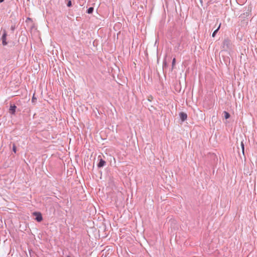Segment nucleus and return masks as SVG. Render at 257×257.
I'll return each instance as SVG.
<instances>
[{"label":"nucleus","instance_id":"f257e3e1","mask_svg":"<svg viewBox=\"0 0 257 257\" xmlns=\"http://www.w3.org/2000/svg\"><path fill=\"white\" fill-rule=\"evenodd\" d=\"M231 43L228 38L225 39L223 42V48L224 50H228L231 49Z\"/></svg>","mask_w":257,"mask_h":257},{"label":"nucleus","instance_id":"f03ea898","mask_svg":"<svg viewBox=\"0 0 257 257\" xmlns=\"http://www.w3.org/2000/svg\"><path fill=\"white\" fill-rule=\"evenodd\" d=\"M33 215L35 216V220L38 222H41L43 220L42 214L40 212H34Z\"/></svg>","mask_w":257,"mask_h":257},{"label":"nucleus","instance_id":"7ed1b4c3","mask_svg":"<svg viewBox=\"0 0 257 257\" xmlns=\"http://www.w3.org/2000/svg\"><path fill=\"white\" fill-rule=\"evenodd\" d=\"M7 33L5 30H3V33L2 37V44L3 46H6L8 44L7 42Z\"/></svg>","mask_w":257,"mask_h":257},{"label":"nucleus","instance_id":"20e7f679","mask_svg":"<svg viewBox=\"0 0 257 257\" xmlns=\"http://www.w3.org/2000/svg\"><path fill=\"white\" fill-rule=\"evenodd\" d=\"M179 116H180V118L181 120V121H184L185 120L187 119V114L185 112H181L179 113Z\"/></svg>","mask_w":257,"mask_h":257},{"label":"nucleus","instance_id":"39448f33","mask_svg":"<svg viewBox=\"0 0 257 257\" xmlns=\"http://www.w3.org/2000/svg\"><path fill=\"white\" fill-rule=\"evenodd\" d=\"M16 108L17 106L15 104L11 105L9 109L10 113L12 114H14L15 113Z\"/></svg>","mask_w":257,"mask_h":257},{"label":"nucleus","instance_id":"423d86ee","mask_svg":"<svg viewBox=\"0 0 257 257\" xmlns=\"http://www.w3.org/2000/svg\"><path fill=\"white\" fill-rule=\"evenodd\" d=\"M105 164H106L105 161H104L103 160H102V159H100L99 160V163L97 164V167L98 168H101V167H103V166H104L105 165Z\"/></svg>","mask_w":257,"mask_h":257},{"label":"nucleus","instance_id":"0eeeda50","mask_svg":"<svg viewBox=\"0 0 257 257\" xmlns=\"http://www.w3.org/2000/svg\"><path fill=\"white\" fill-rule=\"evenodd\" d=\"M223 114H224V117L225 119H228L230 116V114L226 111H223Z\"/></svg>","mask_w":257,"mask_h":257},{"label":"nucleus","instance_id":"6e6552de","mask_svg":"<svg viewBox=\"0 0 257 257\" xmlns=\"http://www.w3.org/2000/svg\"><path fill=\"white\" fill-rule=\"evenodd\" d=\"M168 65L166 61V60H164L163 61V69L164 71L168 67Z\"/></svg>","mask_w":257,"mask_h":257},{"label":"nucleus","instance_id":"1a4fd4ad","mask_svg":"<svg viewBox=\"0 0 257 257\" xmlns=\"http://www.w3.org/2000/svg\"><path fill=\"white\" fill-rule=\"evenodd\" d=\"M220 24L218 27V28L213 32L212 35L213 37H214L215 36L216 33H217L218 31L220 29Z\"/></svg>","mask_w":257,"mask_h":257},{"label":"nucleus","instance_id":"9d476101","mask_svg":"<svg viewBox=\"0 0 257 257\" xmlns=\"http://www.w3.org/2000/svg\"><path fill=\"white\" fill-rule=\"evenodd\" d=\"M94 8L93 7L89 8L87 10V13L89 14H92L93 12Z\"/></svg>","mask_w":257,"mask_h":257},{"label":"nucleus","instance_id":"9b49d317","mask_svg":"<svg viewBox=\"0 0 257 257\" xmlns=\"http://www.w3.org/2000/svg\"><path fill=\"white\" fill-rule=\"evenodd\" d=\"M241 147L242 153L244 155V145L243 141H241Z\"/></svg>","mask_w":257,"mask_h":257},{"label":"nucleus","instance_id":"f8f14e48","mask_svg":"<svg viewBox=\"0 0 257 257\" xmlns=\"http://www.w3.org/2000/svg\"><path fill=\"white\" fill-rule=\"evenodd\" d=\"M176 63V59L174 58L173 59L172 63V68H171V71H172L174 69V66L175 65Z\"/></svg>","mask_w":257,"mask_h":257},{"label":"nucleus","instance_id":"ddd939ff","mask_svg":"<svg viewBox=\"0 0 257 257\" xmlns=\"http://www.w3.org/2000/svg\"><path fill=\"white\" fill-rule=\"evenodd\" d=\"M67 6L68 7H70L72 6V3H71V1H69L67 3Z\"/></svg>","mask_w":257,"mask_h":257},{"label":"nucleus","instance_id":"4468645a","mask_svg":"<svg viewBox=\"0 0 257 257\" xmlns=\"http://www.w3.org/2000/svg\"><path fill=\"white\" fill-rule=\"evenodd\" d=\"M36 100H37L36 98L34 97V95H33L32 99V102H33V103L35 102Z\"/></svg>","mask_w":257,"mask_h":257},{"label":"nucleus","instance_id":"2eb2a0df","mask_svg":"<svg viewBox=\"0 0 257 257\" xmlns=\"http://www.w3.org/2000/svg\"><path fill=\"white\" fill-rule=\"evenodd\" d=\"M13 151L16 153V147L15 145H13Z\"/></svg>","mask_w":257,"mask_h":257},{"label":"nucleus","instance_id":"dca6fc26","mask_svg":"<svg viewBox=\"0 0 257 257\" xmlns=\"http://www.w3.org/2000/svg\"><path fill=\"white\" fill-rule=\"evenodd\" d=\"M32 21L31 18H27V19H26V22H29V21Z\"/></svg>","mask_w":257,"mask_h":257},{"label":"nucleus","instance_id":"f3484780","mask_svg":"<svg viewBox=\"0 0 257 257\" xmlns=\"http://www.w3.org/2000/svg\"><path fill=\"white\" fill-rule=\"evenodd\" d=\"M15 26H12V27H11V30H12V31H14V30H15Z\"/></svg>","mask_w":257,"mask_h":257},{"label":"nucleus","instance_id":"a211bd4d","mask_svg":"<svg viewBox=\"0 0 257 257\" xmlns=\"http://www.w3.org/2000/svg\"><path fill=\"white\" fill-rule=\"evenodd\" d=\"M4 1V0H0V3L3 2Z\"/></svg>","mask_w":257,"mask_h":257},{"label":"nucleus","instance_id":"6ab92c4d","mask_svg":"<svg viewBox=\"0 0 257 257\" xmlns=\"http://www.w3.org/2000/svg\"><path fill=\"white\" fill-rule=\"evenodd\" d=\"M67 257H70V256H67Z\"/></svg>","mask_w":257,"mask_h":257}]
</instances>
